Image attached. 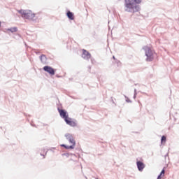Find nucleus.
<instances>
[{"label":"nucleus","instance_id":"1","mask_svg":"<svg viewBox=\"0 0 179 179\" xmlns=\"http://www.w3.org/2000/svg\"><path fill=\"white\" fill-rule=\"evenodd\" d=\"M142 2V0H125L126 12H130L135 13V12H139V5Z\"/></svg>","mask_w":179,"mask_h":179},{"label":"nucleus","instance_id":"2","mask_svg":"<svg viewBox=\"0 0 179 179\" xmlns=\"http://www.w3.org/2000/svg\"><path fill=\"white\" fill-rule=\"evenodd\" d=\"M67 141H69L70 145H64L62 144L60 146L62 148H64V149H75V146H76V141H75V139L73 138V136L71 134H66L65 135Z\"/></svg>","mask_w":179,"mask_h":179},{"label":"nucleus","instance_id":"3","mask_svg":"<svg viewBox=\"0 0 179 179\" xmlns=\"http://www.w3.org/2000/svg\"><path fill=\"white\" fill-rule=\"evenodd\" d=\"M20 13L22 17L24 19H28V20H33L36 17V14H34L31 10H21L18 11Z\"/></svg>","mask_w":179,"mask_h":179},{"label":"nucleus","instance_id":"4","mask_svg":"<svg viewBox=\"0 0 179 179\" xmlns=\"http://www.w3.org/2000/svg\"><path fill=\"white\" fill-rule=\"evenodd\" d=\"M144 50L145 51V55L147 57L146 60L149 62L153 61V59H155V57H156V52H155V50H152L148 46H145Z\"/></svg>","mask_w":179,"mask_h":179},{"label":"nucleus","instance_id":"5","mask_svg":"<svg viewBox=\"0 0 179 179\" xmlns=\"http://www.w3.org/2000/svg\"><path fill=\"white\" fill-rule=\"evenodd\" d=\"M43 71H45V72H48V73H49L50 75H55V69L50 66H45L43 67Z\"/></svg>","mask_w":179,"mask_h":179},{"label":"nucleus","instance_id":"6","mask_svg":"<svg viewBox=\"0 0 179 179\" xmlns=\"http://www.w3.org/2000/svg\"><path fill=\"white\" fill-rule=\"evenodd\" d=\"M64 121L67 124V125H70V127H76L77 125L76 120H73L71 117L66 119Z\"/></svg>","mask_w":179,"mask_h":179},{"label":"nucleus","instance_id":"7","mask_svg":"<svg viewBox=\"0 0 179 179\" xmlns=\"http://www.w3.org/2000/svg\"><path fill=\"white\" fill-rule=\"evenodd\" d=\"M59 115L62 118L64 119V121L68 119L69 117L68 116V113H66V111H65V110L63 109H58Z\"/></svg>","mask_w":179,"mask_h":179},{"label":"nucleus","instance_id":"8","mask_svg":"<svg viewBox=\"0 0 179 179\" xmlns=\"http://www.w3.org/2000/svg\"><path fill=\"white\" fill-rule=\"evenodd\" d=\"M82 57L84 59H90V58H92V55L89 52H87V50L83 49Z\"/></svg>","mask_w":179,"mask_h":179},{"label":"nucleus","instance_id":"9","mask_svg":"<svg viewBox=\"0 0 179 179\" xmlns=\"http://www.w3.org/2000/svg\"><path fill=\"white\" fill-rule=\"evenodd\" d=\"M137 167L139 171H143V169H145V164L141 161H138L136 162Z\"/></svg>","mask_w":179,"mask_h":179},{"label":"nucleus","instance_id":"10","mask_svg":"<svg viewBox=\"0 0 179 179\" xmlns=\"http://www.w3.org/2000/svg\"><path fill=\"white\" fill-rule=\"evenodd\" d=\"M67 17L70 20H73V19H75L73 14L71 11L67 12Z\"/></svg>","mask_w":179,"mask_h":179},{"label":"nucleus","instance_id":"11","mask_svg":"<svg viewBox=\"0 0 179 179\" xmlns=\"http://www.w3.org/2000/svg\"><path fill=\"white\" fill-rule=\"evenodd\" d=\"M164 173H165V171L164 169H163L160 173V175L157 177V179H162L163 178V177H164Z\"/></svg>","mask_w":179,"mask_h":179},{"label":"nucleus","instance_id":"12","mask_svg":"<svg viewBox=\"0 0 179 179\" xmlns=\"http://www.w3.org/2000/svg\"><path fill=\"white\" fill-rule=\"evenodd\" d=\"M9 31H11V33H16L17 31V27L10 28L8 29Z\"/></svg>","mask_w":179,"mask_h":179},{"label":"nucleus","instance_id":"13","mask_svg":"<svg viewBox=\"0 0 179 179\" xmlns=\"http://www.w3.org/2000/svg\"><path fill=\"white\" fill-rule=\"evenodd\" d=\"M166 138L165 136H163L161 139V143L162 145H164L166 143Z\"/></svg>","mask_w":179,"mask_h":179},{"label":"nucleus","instance_id":"14","mask_svg":"<svg viewBox=\"0 0 179 179\" xmlns=\"http://www.w3.org/2000/svg\"><path fill=\"white\" fill-rule=\"evenodd\" d=\"M71 157H72L71 160H75V159H76V155H71Z\"/></svg>","mask_w":179,"mask_h":179},{"label":"nucleus","instance_id":"15","mask_svg":"<svg viewBox=\"0 0 179 179\" xmlns=\"http://www.w3.org/2000/svg\"><path fill=\"white\" fill-rule=\"evenodd\" d=\"M43 57H45L44 55H41V57L43 58Z\"/></svg>","mask_w":179,"mask_h":179},{"label":"nucleus","instance_id":"16","mask_svg":"<svg viewBox=\"0 0 179 179\" xmlns=\"http://www.w3.org/2000/svg\"><path fill=\"white\" fill-rule=\"evenodd\" d=\"M113 59H115V57L113 56Z\"/></svg>","mask_w":179,"mask_h":179},{"label":"nucleus","instance_id":"17","mask_svg":"<svg viewBox=\"0 0 179 179\" xmlns=\"http://www.w3.org/2000/svg\"><path fill=\"white\" fill-rule=\"evenodd\" d=\"M0 27H1V22H0Z\"/></svg>","mask_w":179,"mask_h":179},{"label":"nucleus","instance_id":"18","mask_svg":"<svg viewBox=\"0 0 179 179\" xmlns=\"http://www.w3.org/2000/svg\"><path fill=\"white\" fill-rule=\"evenodd\" d=\"M96 179H99V178H96Z\"/></svg>","mask_w":179,"mask_h":179}]
</instances>
